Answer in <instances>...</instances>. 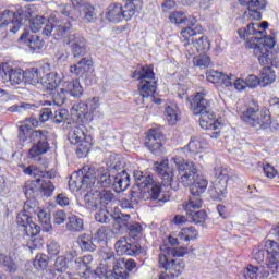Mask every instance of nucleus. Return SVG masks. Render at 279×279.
Masks as SVG:
<instances>
[{"label": "nucleus", "mask_w": 279, "mask_h": 279, "mask_svg": "<svg viewBox=\"0 0 279 279\" xmlns=\"http://www.w3.org/2000/svg\"><path fill=\"white\" fill-rule=\"evenodd\" d=\"M114 250L118 256H147V250L136 242H128V238H120Z\"/></svg>", "instance_id": "dca6fc26"}, {"label": "nucleus", "mask_w": 279, "mask_h": 279, "mask_svg": "<svg viewBox=\"0 0 279 279\" xmlns=\"http://www.w3.org/2000/svg\"><path fill=\"white\" fill-rule=\"evenodd\" d=\"M193 64L199 69H208L210 66V57L206 53L194 57Z\"/></svg>", "instance_id": "052dcab7"}, {"label": "nucleus", "mask_w": 279, "mask_h": 279, "mask_svg": "<svg viewBox=\"0 0 279 279\" xmlns=\"http://www.w3.org/2000/svg\"><path fill=\"white\" fill-rule=\"evenodd\" d=\"M54 269L56 271H59L61 274L66 271V269H69V259L66 258V256L61 255L57 257L54 262Z\"/></svg>", "instance_id": "69168bd1"}, {"label": "nucleus", "mask_w": 279, "mask_h": 279, "mask_svg": "<svg viewBox=\"0 0 279 279\" xmlns=\"http://www.w3.org/2000/svg\"><path fill=\"white\" fill-rule=\"evenodd\" d=\"M0 265L5 269V271L14 272L16 271V263L14 259L5 254H0Z\"/></svg>", "instance_id": "603ef678"}, {"label": "nucleus", "mask_w": 279, "mask_h": 279, "mask_svg": "<svg viewBox=\"0 0 279 279\" xmlns=\"http://www.w3.org/2000/svg\"><path fill=\"white\" fill-rule=\"evenodd\" d=\"M113 175L110 170L100 168L96 171V189H110L112 186Z\"/></svg>", "instance_id": "c85d7f7f"}, {"label": "nucleus", "mask_w": 279, "mask_h": 279, "mask_svg": "<svg viewBox=\"0 0 279 279\" xmlns=\"http://www.w3.org/2000/svg\"><path fill=\"white\" fill-rule=\"evenodd\" d=\"M199 236V233H197V229L195 227H189L183 229V233H179L180 241H195Z\"/></svg>", "instance_id": "864d4df0"}, {"label": "nucleus", "mask_w": 279, "mask_h": 279, "mask_svg": "<svg viewBox=\"0 0 279 279\" xmlns=\"http://www.w3.org/2000/svg\"><path fill=\"white\" fill-rule=\"evenodd\" d=\"M97 195L100 208H106V206H110V204L114 202V195L110 190L97 192Z\"/></svg>", "instance_id": "49530a36"}, {"label": "nucleus", "mask_w": 279, "mask_h": 279, "mask_svg": "<svg viewBox=\"0 0 279 279\" xmlns=\"http://www.w3.org/2000/svg\"><path fill=\"white\" fill-rule=\"evenodd\" d=\"M40 108L36 104L20 102L8 108L9 112H24V110H38Z\"/></svg>", "instance_id": "3c124183"}, {"label": "nucleus", "mask_w": 279, "mask_h": 279, "mask_svg": "<svg viewBox=\"0 0 279 279\" xmlns=\"http://www.w3.org/2000/svg\"><path fill=\"white\" fill-rule=\"evenodd\" d=\"M252 256L257 263H265L267 267H269V258H271V255L269 254V248H267V246H257L253 248Z\"/></svg>", "instance_id": "58836bf2"}, {"label": "nucleus", "mask_w": 279, "mask_h": 279, "mask_svg": "<svg viewBox=\"0 0 279 279\" xmlns=\"http://www.w3.org/2000/svg\"><path fill=\"white\" fill-rule=\"evenodd\" d=\"M33 265L37 269H47V267L49 266V256H47L46 254L36 255Z\"/></svg>", "instance_id": "bf43d9fd"}, {"label": "nucleus", "mask_w": 279, "mask_h": 279, "mask_svg": "<svg viewBox=\"0 0 279 279\" xmlns=\"http://www.w3.org/2000/svg\"><path fill=\"white\" fill-rule=\"evenodd\" d=\"M111 186L116 193H123L130 186V174L123 170L112 178Z\"/></svg>", "instance_id": "4be33fe9"}, {"label": "nucleus", "mask_w": 279, "mask_h": 279, "mask_svg": "<svg viewBox=\"0 0 279 279\" xmlns=\"http://www.w3.org/2000/svg\"><path fill=\"white\" fill-rule=\"evenodd\" d=\"M244 123L251 125V128H259V130H268L271 126V112L267 108L258 106L257 100L248 102L246 110L240 116Z\"/></svg>", "instance_id": "0eeeda50"}, {"label": "nucleus", "mask_w": 279, "mask_h": 279, "mask_svg": "<svg viewBox=\"0 0 279 279\" xmlns=\"http://www.w3.org/2000/svg\"><path fill=\"white\" fill-rule=\"evenodd\" d=\"M84 204L87 210H99V197L97 191L90 190L84 195Z\"/></svg>", "instance_id": "4c0bfd02"}, {"label": "nucleus", "mask_w": 279, "mask_h": 279, "mask_svg": "<svg viewBox=\"0 0 279 279\" xmlns=\"http://www.w3.org/2000/svg\"><path fill=\"white\" fill-rule=\"evenodd\" d=\"M136 262L132 258H119L113 266V271H116L118 279H130L132 278V271L136 269Z\"/></svg>", "instance_id": "6ab92c4d"}, {"label": "nucleus", "mask_w": 279, "mask_h": 279, "mask_svg": "<svg viewBox=\"0 0 279 279\" xmlns=\"http://www.w3.org/2000/svg\"><path fill=\"white\" fill-rule=\"evenodd\" d=\"M166 251V254H159V267L165 269V271L159 275V279L179 278L182 275V271H184V260L172 258H182V256H186L189 250L184 247H167Z\"/></svg>", "instance_id": "39448f33"}, {"label": "nucleus", "mask_w": 279, "mask_h": 279, "mask_svg": "<svg viewBox=\"0 0 279 279\" xmlns=\"http://www.w3.org/2000/svg\"><path fill=\"white\" fill-rule=\"evenodd\" d=\"M73 8H80L83 14L84 23H95L97 21V9L90 3H84V0H71Z\"/></svg>", "instance_id": "412c9836"}, {"label": "nucleus", "mask_w": 279, "mask_h": 279, "mask_svg": "<svg viewBox=\"0 0 279 279\" xmlns=\"http://www.w3.org/2000/svg\"><path fill=\"white\" fill-rule=\"evenodd\" d=\"M95 219L98 223H110L112 221V214L108 209L100 207V210L95 215Z\"/></svg>", "instance_id": "13d9d810"}, {"label": "nucleus", "mask_w": 279, "mask_h": 279, "mask_svg": "<svg viewBox=\"0 0 279 279\" xmlns=\"http://www.w3.org/2000/svg\"><path fill=\"white\" fill-rule=\"evenodd\" d=\"M149 143L151 145H156V143H165V134L162 133V129H149L146 138L144 142L145 147H149Z\"/></svg>", "instance_id": "72a5a7b5"}, {"label": "nucleus", "mask_w": 279, "mask_h": 279, "mask_svg": "<svg viewBox=\"0 0 279 279\" xmlns=\"http://www.w3.org/2000/svg\"><path fill=\"white\" fill-rule=\"evenodd\" d=\"M135 184L132 189V199L136 203V197H142L145 202L153 204H165L167 196L162 193L160 182L154 181L151 175H145L142 171L133 173Z\"/></svg>", "instance_id": "f03ea898"}, {"label": "nucleus", "mask_w": 279, "mask_h": 279, "mask_svg": "<svg viewBox=\"0 0 279 279\" xmlns=\"http://www.w3.org/2000/svg\"><path fill=\"white\" fill-rule=\"evenodd\" d=\"M72 29L73 24H71V22H58L56 24H46L41 34L46 38H50V36H52L54 40H62V38H68L69 43V36L72 34H77L73 33Z\"/></svg>", "instance_id": "2eb2a0df"}, {"label": "nucleus", "mask_w": 279, "mask_h": 279, "mask_svg": "<svg viewBox=\"0 0 279 279\" xmlns=\"http://www.w3.org/2000/svg\"><path fill=\"white\" fill-rule=\"evenodd\" d=\"M133 80L137 77L140 81L138 90L140 95L145 97H151L156 94V82L147 80H156V74L154 73V65H144L136 69L131 75Z\"/></svg>", "instance_id": "6e6552de"}, {"label": "nucleus", "mask_w": 279, "mask_h": 279, "mask_svg": "<svg viewBox=\"0 0 279 279\" xmlns=\"http://www.w3.org/2000/svg\"><path fill=\"white\" fill-rule=\"evenodd\" d=\"M215 182L209 187V197L214 202H223L228 195V174L222 170L215 168Z\"/></svg>", "instance_id": "ddd939ff"}, {"label": "nucleus", "mask_w": 279, "mask_h": 279, "mask_svg": "<svg viewBox=\"0 0 279 279\" xmlns=\"http://www.w3.org/2000/svg\"><path fill=\"white\" fill-rule=\"evenodd\" d=\"M17 43H20V45H26V47H29L31 51H40V49L45 47V40L29 31H24L17 39Z\"/></svg>", "instance_id": "aec40b11"}, {"label": "nucleus", "mask_w": 279, "mask_h": 279, "mask_svg": "<svg viewBox=\"0 0 279 279\" xmlns=\"http://www.w3.org/2000/svg\"><path fill=\"white\" fill-rule=\"evenodd\" d=\"M136 14L135 2L129 1L122 7V21H132V16Z\"/></svg>", "instance_id": "8fccbe9b"}, {"label": "nucleus", "mask_w": 279, "mask_h": 279, "mask_svg": "<svg viewBox=\"0 0 279 279\" xmlns=\"http://www.w3.org/2000/svg\"><path fill=\"white\" fill-rule=\"evenodd\" d=\"M50 97L53 106H64V101H66V92L64 88L50 90Z\"/></svg>", "instance_id": "de8ad7c7"}, {"label": "nucleus", "mask_w": 279, "mask_h": 279, "mask_svg": "<svg viewBox=\"0 0 279 279\" xmlns=\"http://www.w3.org/2000/svg\"><path fill=\"white\" fill-rule=\"evenodd\" d=\"M56 191V185L49 179H41L39 183V193L43 197H52Z\"/></svg>", "instance_id": "c03bdc74"}, {"label": "nucleus", "mask_w": 279, "mask_h": 279, "mask_svg": "<svg viewBox=\"0 0 279 279\" xmlns=\"http://www.w3.org/2000/svg\"><path fill=\"white\" fill-rule=\"evenodd\" d=\"M194 40L196 43L198 52L203 51V53H206V51H210V41L208 40V37L201 34L194 37Z\"/></svg>", "instance_id": "5fc2aeb1"}, {"label": "nucleus", "mask_w": 279, "mask_h": 279, "mask_svg": "<svg viewBox=\"0 0 279 279\" xmlns=\"http://www.w3.org/2000/svg\"><path fill=\"white\" fill-rule=\"evenodd\" d=\"M173 167L181 173V184L190 186V197L187 202L194 204L196 208H202L204 201H202V193H206L208 189V181L197 173V165L193 161H186L182 156L177 155L171 158Z\"/></svg>", "instance_id": "f257e3e1"}, {"label": "nucleus", "mask_w": 279, "mask_h": 279, "mask_svg": "<svg viewBox=\"0 0 279 279\" xmlns=\"http://www.w3.org/2000/svg\"><path fill=\"white\" fill-rule=\"evenodd\" d=\"M34 11L29 7L20 8L15 12L16 24L11 28V34H16L23 26V21H32Z\"/></svg>", "instance_id": "5701e85b"}, {"label": "nucleus", "mask_w": 279, "mask_h": 279, "mask_svg": "<svg viewBox=\"0 0 279 279\" xmlns=\"http://www.w3.org/2000/svg\"><path fill=\"white\" fill-rule=\"evenodd\" d=\"M76 145V156L78 158H86V156H88V151H90V143H88V141H83Z\"/></svg>", "instance_id": "0e129e2a"}, {"label": "nucleus", "mask_w": 279, "mask_h": 279, "mask_svg": "<svg viewBox=\"0 0 279 279\" xmlns=\"http://www.w3.org/2000/svg\"><path fill=\"white\" fill-rule=\"evenodd\" d=\"M270 236L275 239L268 240L265 244L266 250L270 254L268 268H270L271 274H279V222L270 231Z\"/></svg>", "instance_id": "4468645a"}, {"label": "nucleus", "mask_w": 279, "mask_h": 279, "mask_svg": "<svg viewBox=\"0 0 279 279\" xmlns=\"http://www.w3.org/2000/svg\"><path fill=\"white\" fill-rule=\"evenodd\" d=\"M73 58H84L88 53V44L86 38L81 34H72L69 36V41Z\"/></svg>", "instance_id": "f3484780"}, {"label": "nucleus", "mask_w": 279, "mask_h": 279, "mask_svg": "<svg viewBox=\"0 0 279 279\" xmlns=\"http://www.w3.org/2000/svg\"><path fill=\"white\" fill-rule=\"evenodd\" d=\"M38 221L41 227L40 230L44 232H51L52 227H51V215H49L47 211L40 209L37 214Z\"/></svg>", "instance_id": "a18cd8bd"}, {"label": "nucleus", "mask_w": 279, "mask_h": 279, "mask_svg": "<svg viewBox=\"0 0 279 279\" xmlns=\"http://www.w3.org/2000/svg\"><path fill=\"white\" fill-rule=\"evenodd\" d=\"M74 267L75 269H78V271H82L85 278H88V276L93 275V255L89 254L83 257H77L74 260Z\"/></svg>", "instance_id": "393cba45"}, {"label": "nucleus", "mask_w": 279, "mask_h": 279, "mask_svg": "<svg viewBox=\"0 0 279 279\" xmlns=\"http://www.w3.org/2000/svg\"><path fill=\"white\" fill-rule=\"evenodd\" d=\"M155 171L161 178L163 186H170L172 191H178L180 184H182V174L179 172V177L175 178V171L169 167V160H162L155 163Z\"/></svg>", "instance_id": "9b49d317"}, {"label": "nucleus", "mask_w": 279, "mask_h": 279, "mask_svg": "<svg viewBox=\"0 0 279 279\" xmlns=\"http://www.w3.org/2000/svg\"><path fill=\"white\" fill-rule=\"evenodd\" d=\"M107 167L110 171H121V169L125 167V162H123V157H121V155H110L107 158Z\"/></svg>", "instance_id": "79ce46f5"}, {"label": "nucleus", "mask_w": 279, "mask_h": 279, "mask_svg": "<svg viewBox=\"0 0 279 279\" xmlns=\"http://www.w3.org/2000/svg\"><path fill=\"white\" fill-rule=\"evenodd\" d=\"M10 82L11 86H19L25 82V71L21 69H10L7 74L2 76V84H8Z\"/></svg>", "instance_id": "b1692460"}, {"label": "nucleus", "mask_w": 279, "mask_h": 279, "mask_svg": "<svg viewBox=\"0 0 279 279\" xmlns=\"http://www.w3.org/2000/svg\"><path fill=\"white\" fill-rule=\"evenodd\" d=\"M87 132L88 130L84 124L73 126L68 136L71 145H80V143L86 141Z\"/></svg>", "instance_id": "bb28decb"}, {"label": "nucleus", "mask_w": 279, "mask_h": 279, "mask_svg": "<svg viewBox=\"0 0 279 279\" xmlns=\"http://www.w3.org/2000/svg\"><path fill=\"white\" fill-rule=\"evenodd\" d=\"M34 208L32 203L27 201L24 204V210L20 211L16 216V223L22 232H24L25 236H38L40 234V226L34 222L32 216L27 214V210H32Z\"/></svg>", "instance_id": "9d476101"}, {"label": "nucleus", "mask_w": 279, "mask_h": 279, "mask_svg": "<svg viewBox=\"0 0 279 279\" xmlns=\"http://www.w3.org/2000/svg\"><path fill=\"white\" fill-rule=\"evenodd\" d=\"M65 228L69 232H84V219L77 216L69 217Z\"/></svg>", "instance_id": "a19ab883"}, {"label": "nucleus", "mask_w": 279, "mask_h": 279, "mask_svg": "<svg viewBox=\"0 0 279 279\" xmlns=\"http://www.w3.org/2000/svg\"><path fill=\"white\" fill-rule=\"evenodd\" d=\"M203 32L204 29L202 28V26L195 25L187 26L181 31V43H183L186 56L189 58H193V56H197V53H199L195 38H197V36H201Z\"/></svg>", "instance_id": "f8f14e48"}, {"label": "nucleus", "mask_w": 279, "mask_h": 279, "mask_svg": "<svg viewBox=\"0 0 279 279\" xmlns=\"http://www.w3.org/2000/svg\"><path fill=\"white\" fill-rule=\"evenodd\" d=\"M0 21H2L0 24V29L9 27V32H12V27L16 25V14L14 11L7 9L0 13Z\"/></svg>", "instance_id": "c9c22d12"}, {"label": "nucleus", "mask_w": 279, "mask_h": 279, "mask_svg": "<svg viewBox=\"0 0 279 279\" xmlns=\"http://www.w3.org/2000/svg\"><path fill=\"white\" fill-rule=\"evenodd\" d=\"M17 138L21 143L27 142L35 143L28 150L29 158H38L43 154L49 151V131L34 130L29 124H23L19 128Z\"/></svg>", "instance_id": "20e7f679"}, {"label": "nucleus", "mask_w": 279, "mask_h": 279, "mask_svg": "<svg viewBox=\"0 0 279 279\" xmlns=\"http://www.w3.org/2000/svg\"><path fill=\"white\" fill-rule=\"evenodd\" d=\"M187 104L194 117H199V125L203 130L215 131L219 129L221 123L217 121L210 100L206 99V94L197 92L194 96L187 97Z\"/></svg>", "instance_id": "7ed1b4c3"}, {"label": "nucleus", "mask_w": 279, "mask_h": 279, "mask_svg": "<svg viewBox=\"0 0 279 279\" xmlns=\"http://www.w3.org/2000/svg\"><path fill=\"white\" fill-rule=\"evenodd\" d=\"M63 90H65V93H69V95H71L72 97L76 98L82 97L84 93V88L80 84L78 80L66 81L63 85Z\"/></svg>", "instance_id": "e433bc0d"}, {"label": "nucleus", "mask_w": 279, "mask_h": 279, "mask_svg": "<svg viewBox=\"0 0 279 279\" xmlns=\"http://www.w3.org/2000/svg\"><path fill=\"white\" fill-rule=\"evenodd\" d=\"M202 207H195V203L186 202L183 204V210L186 213L187 219L195 225L204 226L206 219H208V214L206 210L201 209Z\"/></svg>", "instance_id": "a211bd4d"}, {"label": "nucleus", "mask_w": 279, "mask_h": 279, "mask_svg": "<svg viewBox=\"0 0 279 279\" xmlns=\"http://www.w3.org/2000/svg\"><path fill=\"white\" fill-rule=\"evenodd\" d=\"M23 171L26 175L39 178V180H51V178H56V170L45 172L38 169L36 166L24 167Z\"/></svg>", "instance_id": "7c9ffc66"}, {"label": "nucleus", "mask_w": 279, "mask_h": 279, "mask_svg": "<svg viewBox=\"0 0 279 279\" xmlns=\"http://www.w3.org/2000/svg\"><path fill=\"white\" fill-rule=\"evenodd\" d=\"M77 244L82 252H95L97 245H95L93 234L83 233L77 238Z\"/></svg>", "instance_id": "473e14b6"}, {"label": "nucleus", "mask_w": 279, "mask_h": 279, "mask_svg": "<svg viewBox=\"0 0 279 279\" xmlns=\"http://www.w3.org/2000/svg\"><path fill=\"white\" fill-rule=\"evenodd\" d=\"M276 46V39L271 36L265 37H252L247 41L246 47L253 49V56H255L259 64L267 66H274V60H276V54L271 52V49Z\"/></svg>", "instance_id": "423d86ee"}, {"label": "nucleus", "mask_w": 279, "mask_h": 279, "mask_svg": "<svg viewBox=\"0 0 279 279\" xmlns=\"http://www.w3.org/2000/svg\"><path fill=\"white\" fill-rule=\"evenodd\" d=\"M258 267L259 266H254V265L250 264L244 269V278L245 279H258Z\"/></svg>", "instance_id": "774afa93"}, {"label": "nucleus", "mask_w": 279, "mask_h": 279, "mask_svg": "<svg viewBox=\"0 0 279 279\" xmlns=\"http://www.w3.org/2000/svg\"><path fill=\"white\" fill-rule=\"evenodd\" d=\"M97 189V172L85 166L77 172H74L69 181L70 189Z\"/></svg>", "instance_id": "1a4fd4ad"}, {"label": "nucleus", "mask_w": 279, "mask_h": 279, "mask_svg": "<svg viewBox=\"0 0 279 279\" xmlns=\"http://www.w3.org/2000/svg\"><path fill=\"white\" fill-rule=\"evenodd\" d=\"M24 82L25 84H31L32 86H37L43 82V71L38 68H29L24 71Z\"/></svg>", "instance_id": "2f4dec72"}, {"label": "nucleus", "mask_w": 279, "mask_h": 279, "mask_svg": "<svg viewBox=\"0 0 279 279\" xmlns=\"http://www.w3.org/2000/svg\"><path fill=\"white\" fill-rule=\"evenodd\" d=\"M259 80L262 82V86H269V84H274L276 82V71L271 69V66H265L259 72Z\"/></svg>", "instance_id": "ea45409f"}, {"label": "nucleus", "mask_w": 279, "mask_h": 279, "mask_svg": "<svg viewBox=\"0 0 279 279\" xmlns=\"http://www.w3.org/2000/svg\"><path fill=\"white\" fill-rule=\"evenodd\" d=\"M146 148H148L150 154H153L154 156H162V154L166 153L165 142H158L156 144H151V142H149Z\"/></svg>", "instance_id": "e2e57ef3"}, {"label": "nucleus", "mask_w": 279, "mask_h": 279, "mask_svg": "<svg viewBox=\"0 0 279 279\" xmlns=\"http://www.w3.org/2000/svg\"><path fill=\"white\" fill-rule=\"evenodd\" d=\"M186 156H192L197 154L202 147V140L199 137H191L189 144L182 148Z\"/></svg>", "instance_id": "37998d69"}, {"label": "nucleus", "mask_w": 279, "mask_h": 279, "mask_svg": "<svg viewBox=\"0 0 279 279\" xmlns=\"http://www.w3.org/2000/svg\"><path fill=\"white\" fill-rule=\"evenodd\" d=\"M90 69H93V60L81 57V60L76 64L70 66V73L82 77V75L89 73Z\"/></svg>", "instance_id": "a878e982"}, {"label": "nucleus", "mask_w": 279, "mask_h": 279, "mask_svg": "<svg viewBox=\"0 0 279 279\" xmlns=\"http://www.w3.org/2000/svg\"><path fill=\"white\" fill-rule=\"evenodd\" d=\"M45 23H47V19H45V16L43 15H37L34 19L32 17L29 21V27L32 29V32H34V34H36L37 32H40L43 25H45Z\"/></svg>", "instance_id": "4d7b16f0"}, {"label": "nucleus", "mask_w": 279, "mask_h": 279, "mask_svg": "<svg viewBox=\"0 0 279 279\" xmlns=\"http://www.w3.org/2000/svg\"><path fill=\"white\" fill-rule=\"evenodd\" d=\"M105 17L109 23H121L123 21L122 5L120 3L110 4L106 9Z\"/></svg>", "instance_id": "c756f323"}, {"label": "nucleus", "mask_w": 279, "mask_h": 279, "mask_svg": "<svg viewBox=\"0 0 279 279\" xmlns=\"http://www.w3.org/2000/svg\"><path fill=\"white\" fill-rule=\"evenodd\" d=\"M239 3L241 5H247L248 12L265 10V8H267V2L265 0L263 2H260V0H251L248 2L247 0H239Z\"/></svg>", "instance_id": "09e8293b"}, {"label": "nucleus", "mask_w": 279, "mask_h": 279, "mask_svg": "<svg viewBox=\"0 0 279 279\" xmlns=\"http://www.w3.org/2000/svg\"><path fill=\"white\" fill-rule=\"evenodd\" d=\"M65 121H69V110H65V109L56 110L53 114V123H57V125H60V123H65Z\"/></svg>", "instance_id": "338daca9"}, {"label": "nucleus", "mask_w": 279, "mask_h": 279, "mask_svg": "<svg viewBox=\"0 0 279 279\" xmlns=\"http://www.w3.org/2000/svg\"><path fill=\"white\" fill-rule=\"evenodd\" d=\"M165 117L169 125H175V123H178V120H179L178 110L175 109V107L174 108L171 106L166 107Z\"/></svg>", "instance_id": "6e6d98bb"}, {"label": "nucleus", "mask_w": 279, "mask_h": 279, "mask_svg": "<svg viewBox=\"0 0 279 279\" xmlns=\"http://www.w3.org/2000/svg\"><path fill=\"white\" fill-rule=\"evenodd\" d=\"M61 82L62 76L58 72H49L41 81V86L44 90L51 92L56 90L60 86Z\"/></svg>", "instance_id": "cd10ccee"}, {"label": "nucleus", "mask_w": 279, "mask_h": 279, "mask_svg": "<svg viewBox=\"0 0 279 279\" xmlns=\"http://www.w3.org/2000/svg\"><path fill=\"white\" fill-rule=\"evenodd\" d=\"M40 182H43V179L34 177V180L25 184L23 192L26 197H38L40 195Z\"/></svg>", "instance_id": "f704fd0d"}, {"label": "nucleus", "mask_w": 279, "mask_h": 279, "mask_svg": "<svg viewBox=\"0 0 279 279\" xmlns=\"http://www.w3.org/2000/svg\"><path fill=\"white\" fill-rule=\"evenodd\" d=\"M131 218L130 214H120L114 218L116 226H118L119 230H126L131 223Z\"/></svg>", "instance_id": "680f3d73"}]
</instances>
